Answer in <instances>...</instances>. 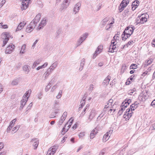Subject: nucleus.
I'll return each instance as SVG.
<instances>
[{
    "instance_id": "43",
    "label": "nucleus",
    "mask_w": 155,
    "mask_h": 155,
    "mask_svg": "<svg viewBox=\"0 0 155 155\" xmlns=\"http://www.w3.org/2000/svg\"><path fill=\"white\" fill-rule=\"evenodd\" d=\"M62 90L60 91L59 92L58 94V95L56 96V98L58 99L60 98L62 96Z\"/></svg>"
},
{
    "instance_id": "57",
    "label": "nucleus",
    "mask_w": 155,
    "mask_h": 155,
    "mask_svg": "<svg viewBox=\"0 0 155 155\" xmlns=\"http://www.w3.org/2000/svg\"><path fill=\"white\" fill-rule=\"evenodd\" d=\"M134 91L133 90H131L129 91L128 94L130 95H132L133 94V95H134L135 94V93H134Z\"/></svg>"
},
{
    "instance_id": "1",
    "label": "nucleus",
    "mask_w": 155,
    "mask_h": 155,
    "mask_svg": "<svg viewBox=\"0 0 155 155\" xmlns=\"http://www.w3.org/2000/svg\"><path fill=\"white\" fill-rule=\"evenodd\" d=\"M134 28V26L127 27L123 32L122 35V40L125 41L132 34Z\"/></svg>"
},
{
    "instance_id": "47",
    "label": "nucleus",
    "mask_w": 155,
    "mask_h": 155,
    "mask_svg": "<svg viewBox=\"0 0 155 155\" xmlns=\"http://www.w3.org/2000/svg\"><path fill=\"white\" fill-rule=\"evenodd\" d=\"M32 105H33V104H32V103H30L29 104V105L28 106V107H27V108L26 109V111L27 112V111H28V110H30L32 106Z\"/></svg>"
},
{
    "instance_id": "29",
    "label": "nucleus",
    "mask_w": 155,
    "mask_h": 155,
    "mask_svg": "<svg viewBox=\"0 0 155 155\" xmlns=\"http://www.w3.org/2000/svg\"><path fill=\"white\" fill-rule=\"evenodd\" d=\"M110 137V135L108 134V133H106L104 136L103 138V140L104 142H106L107 140Z\"/></svg>"
},
{
    "instance_id": "35",
    "label": "nucleus",
    "mask_w": 155,
    "mask_h": 155,
    "mask_svg": "<svg viewBox=\"0 0 155 155\" xmlns=\"http://www.w3.org/2000/svg\"><path fill=\"white\" fill-rule=\"evenodd\" d=\"M19 81V79L17 78L12 81V85H17Z\"/></svg>"
},
{
    "instance_id": "26",
    "label": "nucleus",
    "mask_w": 155,
    "mask_h": 155,
    "mask_svg": "<svg viewBox=\"0 0 155 155\" xmlns=\"http://www.w3.org/2000/svg\"><path fill=\"white\" fill-rule=\"evenodd\" d=\"M30 67L28 65L24 66L23 68V69L27 74L29 73L30 71Z\"/></svg>"
},
{
    "instance_id": "48",
    "label": "nucleus",
    "mask_w": 155,
    "mask_h": 155,
    "mask_svg": "<svg viewBox=\"0 0 155 155\" xmlns=\"http://www.w3.org/2000/svg\"><path fill=\"white\" fill-rule=\"evenodd\" d=\"M5 2V1L4 0H0V8L3 6Z\"/></svg>"
},
{
    "instance_id": "2",
    "label": "nucleus",
    "mask_w": 155,
    "mask_h": 155,
    "mask_svg": "<svg viewBox=\"0 0 155 155\" xmlns=\"http://www.w3.org/2000/svg\"><path fill=\"white\" fill-rule=\"evenodd\" d=\"M115 36H114L113 39L112 40L111 42V44L110 46L109 52H113L117 51L116 49L117 47V44L116 41H114Z\"/></svg>"
},
{
    "instance_id": "33",
    "label": "nucleus",
    "mask_w": 155,
    "mask_h": 155,
    "mask_svg": "<svg viewBox=\"0 0 155 155\" xmlns=\"http://www.w3.org/2000/svg\"><path fill=\"white\" fill-rule=\"evenodd\" d=\"M133 75H132L130 77V78L128 79L127 81L126 82V85H129L130 84V81L129 80V79L131 80L132 81L133 80H134L135 79V77L134 75V76H133Z\"/></svg>"
},
{
    "instance_id": "19",
    "label": "nucleus",
    "mask_w": 155,
    "mask_h": 155,
    "mask_svg": "<svg viewBox=\"0 0 155 155\" xmlns=\"http://www.w3.org/2000/svg\"><path fill=\"white\" fill-rule=\"evenodd\" d=\"M153 59L152 58H148L144 62V66L145 67H147L148 65L151 64L152 62L153 61Z\"/></svg>"
},
{
    "instance_id": "12",
    "label": "nucleus",
    "mask_w": 155,
    "mask_h": 155,
    "mask_svg": "<svg viewBox=\"0 0 155 155\" xmlns=\"http://www.w3.org/2000/svg\"><path fill=\"white\" fill-rule=\"evenodd\" d=\"M102 49L103 46L102 45H100L97 47L94 54H93V59L95 58L97 56L98 54L100 53V52L101 51Z\"/></svg>"
},
{
    "instance_id": "51",
    "label": "nucleus",
    "mask_w": 155,
    "mask_h": 155,
    "mask_svg": "<svg viewBox=\"0 0 155 155\" xmlns=\"http://www.w3.org/2000/svg\"><path fill=\"white\" fill-rule=\"evenodd\" d=\"M86 110V108L84 109L83 111L82 112L80 115V117H82L84 115L85 113V111Z\"/></svg>"
},
{
    "instance_id": "53",
    "label": "nucleus",
    "mask_w": 155,
    "mask_h": 155,
    "mask_svg": "<svg viewBox=\"0 0 155 155\" xmlns=\"http://www.w3.org/2000/svg\"><path fill=\"white\" fill-rule=\"evenodd\" d=\"M124 1H125L123 3L122 5H125L126 4H127V5L129 3V0H123L122 2Z\"/></svg>"
},
{
    "instance_id": "64",
    "label": "nucleus",
    "mask_w": 155,
    "mask_h": 155,
    "mask_svg": "<svg viewBox=\"0 0 155 155\" xmlns=\"http://www.w3.org/2000/svg\"><path fill=\"white\" fill-rule=\"evenodd\" d=\"M50 118L55 117V114L54 113H52L50 115Z\"/></svg>"
},
{
    "instance_id": "54",
    "label": "nucleus",
    "mask_w": 155,
    "mask_h": 155,
    "mask_svg": "<svg viewBox=\"0 0 155 155\" xmlns=\"http://www.w3.org/2000/svg\"><path fill=\"white\" fill-rule=\"evenodd\" d=\"M85 135V132H81L79 134V138L82 137Z\"/></svg>"
},
{
    "instance_id": "34",
    "label": "nucleus",
    "mask_w": 155,
    "mask_h": 155,
    "mask_svg": "<svg viewBox=\"0 0 155 155\" xmlns=\"http://www.w3.org/2000/svg\"><path fill=\"white\" fill-rule=\"evenodd\" d=\"M31 90H29L27 91L26 93L24 95L23 97H25V98H28V97L30 96V94L31 93Z\"/></svg>"
},
{
    "instance_id": "18",
    "label": "nucleus",
    "mask_w": 155,
    "mask_h": 155,
    "mask_svg": "<svg viewBox=\"0 0 155 155\" xmlns=\"http://www.w3.org/2000/svg\"><path fill=\"white\" fill-rule=\"evenodd\" d=\"M110 79V77L108 76L103 81V84L104 86H107L109 82Z\"/></svg>"
},
{
    "instance_id": "6",
    "label": "nucleus",
    "mask_w": 155,
    "mask_h": 155,
    "mask_svg": "<svg viewBox=\"0 0 155 155\" xmlns=\"http://www.w3.org/2000/svg\"><path fill=\"white\" fill-rule=\"evenodd\" d=\"M147 92L143 91L141 93L138 97V99L140 101H145L148 98Z\"/></svg>"
},
{
    "instance_id": "61",
    "label": "nucleus",
    "mask_w": 155,
    "mask_h": 155,
    "mask_svg": "<svg viewBox=\"0 0 155 155\" xmlns=\"http://www.w3.org/2000/svg\"><path fill=\"white\" fill-rule=\"evenodd\" d=\"M94 88L93 85L92 84L90 85V86L89 88V90L90 91H92Z\"/></svg>"
},
{
    "instance_id": "5",
    "label": "nucleus",
    "mask_w": 155,
    "mask_h": 155,
    "mask_svg": "<svg viewBox=\"0 0 155 155\" xmlns=\"http://www.w3.org/2000/svg\"><path fill=\"white\" fill-rule=\"evenodd\" d=\"M9 33L7 32L3 33L1 35V38L4 39L3 43L2 46H4L7 43L9 39Z\"/></svg>"
},
{
    "instance_id": "3",
    "label": "nucleus",
    "mask_w": 155,
    "mask_h": 155,
    "mask_svg": "<svg viewBox=\"0 0 155 155\" xmlns=\"http://www.w3.org/2000/svg\"><path fill=\"white\" fill-rule=\"evenodd\" d=\"M147 21L146 16L145 14H142L140 16H138L137 21H136V24H142Z\"/></svg>"
},
{
    "instance_id": "25",
    "label": "nucleus",
    "mask_w": 155,
    "mask_h": 155,
    "mask_svg": "<svg viewBox=\"0 0 155 155\" xmlns=\"http://www.w3.org/2000/svg\"><path fill=\"white\" fill-rule=\"evenodd\" d=\"M124 1H124L123 2H122L120 4V5L119 6L118 10L119 11V12H120L122 11H123L124 9V8L127 6V4H126V5H122L123 3V2H124Z\"/></svg>"
},
{
    "instance_id": "62",
    "label": "nucleus",
    "mask_w": 155,
    "mask_h": 155,
    "mask_svg": "<svg viewBox=\"0 0 155 155\" xmlns=\"http://www.w3.org/2000/svg\"><path fill=\"white\" fill-rule=\"evenodd\" d=\"M38 41V40H36L33 43L32 46V48L33 49H34V48L35 47L36 44L37 43V42Z\"/></svg>"
},
{
    "instance_id": "63",
    "label": "nucleus",
    "mask_w": 155,
    "mask_h": 155,
    "mask_svg": "<svg viewBox=\"0 0 155 155\" xmlns=\"http://www.w3.org/2000/svg\"><path fill=\"white\" fill-rule=\"evenodd\" d=\"M84 65V63H81L80 66V68L79 69V70H80V71H81L82 70Z\"/></svg>"
},
{
    "instance_id": "38",
    "label": "nucleus",
    "mask_w": 155,
    "mask_h": 155,
    "mask_svg": "<svg viewBox=\"0 0 155 155\" xmlns=\"http://www.w3.org/2000/svg\"><path fill=\"white\" fill-rule=\"evenodd\" d=\"M109 20V18H104L101 21V25H104L106 24V22L108 21Z\"/></svg>"
},
{
    "instance_id": "41",
    "label": "nucleus",
    "mask_w": 155,
    "mask_h": 155,
    "mask_svg": "<svg viewBox=\"0 0 155 155\" xmlns=\"http://www.w3.org/2000/svg\"><path fill=\"white\" fill-rule=\"evenodd\" d=\"M83 41L79 38L76 44V47L79 46Z\"/></svg>"
},
{
    "instance_id": "28",
    "label": "nucleus",
    "mask_w": 155,
    "mask_h": 155,
    "mask_svg": "<svg viewBox=\"0 0 155 155\" xmlns=\"http://www.w3.org/2000/svg\"><path fill=\"white\" fill-rule=\"evenodd\" d=\"M41 62V60L40 59L36 60L34 63L33 64L32 67V68L33 69L35 67L39 64Z\"/></svg>"
},
{
    "instance_id": "8",
    "label": "nucleus",
    "mask_w": 155,
    "mask_h": 155,
    "mask_svg": "<svg viewBox=\"0 0 155 155\" xmlns=\"http://www.w3.org/2000/svg\"><path fill=\"white\" fill-rule=\"evenodd\" d=\"M36 25L34 24L33 21H31L30 24L27 26L26 31L28 33H30L32 31L34 28L35 27Z\"/></svg>"
},
{
    "instance_id": "24",
    "label": "nucleus",
    "mask_w": 155,
    "mask_h": 155,
    "mask_svg": "<svg viewBox=\"0 0 155 155\" xmlns=\"http://www.w3.org/2000/svg\"><path fill=\"white\" fill-rule=\"evenodd\" d=\"M85 99H86V97L85 96V95H84V97H83L81 102V104L80 105V106L79 107V109L80 110L83 107L84 105L85 104Z\"/></svg>"
},
{
    "instance_id": "52",
    "label": "nucleus",
    "mask_w": 155,
    "mask_h": 155,
    "mask_svg": "<svg viewBox=\"0 0 155 155\" xmlns=\"http://www.w3.org/2000/svg\"><path fill=\"white\" fill-rule=\"evenodd\" d=\"M106 149L105 148L103 149L99 153V155H104L106 151Z\"/></svg>"
},
{
    "instance_id": "45",
    "label": "nucleus",
    "mask_w": 155,
    "mask_h": 155,
    "mask_svg": "<svg viewBox=\"0 0 155 155\" xmlns=\"http://www.w3.org/2000/svg\"><path fill=\"white\" fill-rule=\"evenodd\" d=\"M67 115V113L66 112H65L63 113L61 118H62V119H63L65 120L66 117Z\"/></svg>"
},
{
    "instance_id": "11",
    "label": "nucleus",
    "mask_w": 155,
    "mask_h": 155,
    "mask_svg": "<svg viewBox=\"0 0 155 155\" xmlns=\"http://www.w3.org/2000/svg\"><path fill=\"white\" fill-rule=\"evenodd\" d=\"M130 110V109H127L126 111V112L123 115L124 118H125L126 120H129L130 118L132 116V113H129Z\"/></svg>"
},
{
    "instance_id": "56",
    "label": "nucleus",
    "mask_w": 155,
    "mask_h": 155,
    "mask_svg": "<svg viewBox=\"0 0 155 155\" xmlns=\"http://www.w3.org/2000/svg\"><path fill=\"white\" fill-rule=\"evenodd\" d=\"M135 64H132L130 66V69H136V66Z\"/></svg>"
},
{
    "instance_id": "14",
    "label": "nucleus",
    "mask_w": 155,
    "mask_h": 155,
    "mask_svg": "<svg viewBox=\"0 0 155 155\" xmlns=\"http://www.w3.org/2000/svg\"><path fill=\"white\" fill-rule=\"evenodd\" d=\"M30 142L33 143V146L35 147L34 149H36L39 144V140L37 138L32 139Z\"/></svg>"
},
{
    "instance_id": "59",
    "label": "nucleus",
    "mask_w": 155,
    "mask_h": 155,
    "mask_svg": "<svg viewBox=\"0 0 155 155\" xmlns=\"http://www.w3.org/2000/svg\"><path fill=\"white\" fill-rule=\"evenodd\" d=\"M21 65V64H18L15 67V69L16 70H18Z\"/></svg>"
},
{
    "instance_id": "16",
    "label": "nucleus",
    "mask_w": 155,
    "mask_h": 155,
    "mask_svg": "<svg viewBox=\"0 0 155 155\" xmlns=\"http://www.w3.org/2000/svg\"><path fill=\"white\" fill-rule=\"evenodd\" d=\"M96 115V113L94 110H92L90 112L88 118V120L91 121L94 117Z\"/></svg>"
},
{
    "instance_id": "49",
    "label": "nucleus",
    "mask_w": 155,
    "mask_h": 155,
    "mask_svg": "<svg viewBox=\"0 0 155 155\" xmlns=\"http://www.w3.org/2000/svg\"><path fill=\"white\" fill-rule=\"evenodd\" d=\"M129 105L128 103L126 102V101H125L122 103V105H123V106H124V107L126 108Z\"/></svg>"
},
{
    "instance_id": "39",
    "label": "nucleus",
    "mask_w": 155,
    "mask_h": 155,
    "mask_svg": "<svg viewBox=\"0 0 155 155\" xmlns=\"http://www.w3.org/2000/svg\"><path fill=\"white\" fill-rule=\"evenodd\" d=\"M68 3L67 4H63L61 6V10H62L63 9H65L68 7Z\"/></svg>"
},
{
    "instance_id": "31",
    "label": "nucleus",
    "mask_w": 155,
    "mask_h": 155,
    "mask_svg": "<svg viewBox=\"0 0 155 155\" xmlns=\"http://www.w3.org/2000/svg\"><path fill=\"white\" fill-rule=\"evenodd\" d=\"M52 84L53 83H52V81H50L48 85L46 86L45 89V91L46 92H47L48 91Z\"/></svg>"
},
{
    "instance_id": "10",
    "label": "nucleus",
    "mask_w": 155,
    "mask_h": 155,
    "mask_svg": "<svg viewBox=\"0 0 155 155\" xmlns=\"http://www.w3.org/2000/svg\"><path fill=\"white\" fill-rule=\"evenodd\" d=\"M15 47V46L14 45L12 44H10L5 50V53L7 54L11 53L14 49Z\"/></svg>"
},
{
    "instance_id": "32",
    "label": "nucleus",
    "mask_w": 155,
    "mask_h": 155,
    "mask_svg": "<svg viewBox=\"0 0 155 155\" xmlns=\"http://www.w3.org/2000/svg\"><path fill=\"white\" fill-rule=\"evenodd\" d=\"M59 101L58 100H55L54 101V108L56 109L59 108Z\"/></svg>"
},
{
    "instance_id": "9",
    "label": "nucleus",
    "mask_w": 155,
    "mask_h": 155,
    "mask_svg": "<svg viewBox=\"0 0 155 155\" xmlns=\"http://www.w3.org/2000/svg\"><path fill=\"white\" fill-rule=\"evenodd\" d=\"M30 0H22L21 6L22 10L26 9L28 6Z\"/></svg>"
},
{
    "instance_id": "40",
    "label": "nucleus",
    "mask_w": 155,
    "mask_h": 155,
    "mask_svg": "<svg viewBox=\"0 0 155 155\" xmlns=\"http://www.w3.org/2000/svg\"><path fill=\"white\" fill-rule=\"evenodd\" d=\"M26 47V45L24 44L22 45L21 48V50L20 51V53H21L22 54H24L25 53V49Z\"/></svg>"
},
{
    "instance_id": "50",
    "label": "nucleus",
    "mask_w": 155,
    "mask_h": 155,
    "mask_svg": "<svg viewBox=\"0 0 155 155\" xmlns=\"http://www.w3.org/2000/svg\"><path fill=\"white\" fill-rule=\"evenodd\" d=\"M135 1L136 0H135L134 2H133L132 5V10L133 11H134L136 9V5L135 4H134Z\"/></svg>"
},
{
    "instance_id": "17",
    "label": "nucleus",
    "mask_w": 155,
    "mask_h": 155,
    "mask_svg": "<svg viewBox=\"0 0 155 155\" xmlns=\"http://www.w3.org/2000/svg\"><path fill=\"white\" fill-rule=\"evenodd\" d=\"M46 20L45 19H44L42 20L40 23L39 24V25L38 26L37 29L38 30H40L41 28H43L45 25L46 24Z\"/></svg>"
},
{
    "instance_id": "58",
    "label": "nucleus",
    "mask_w": 155,
    "mask_h": 155,
    "mask_svg": "<svg viewBox=\"0 0 155 155\" xmlns=\"http://www.w3.org/2000/svg\"><path fill=\"white\" fill-rule=\"evenodd\" d=\"M150 105L153 107L155 108V100H153L151 103Z\"/></svg>"
},
{
    "instance_id": "13",
    "label": "nucleus",
    "mask_w": 155,
    "mask_h": 155,
    "mask_svg": "<svg viewBox=\"0 0 155 155\" xmlns=\"http://www.w3.org/2000/svg\"><path fill=\"white\" fill-rule=\"evenodd\" d=\"M81 5V4L80 2L77 3L74 6L73 9V12H74V14H76L78 13L80 10V8Z\"/></svg>"
},
{
    "instance_id": "44",
    "label": "nucleus",
    "mask_w": 155,
    "mask_h": 155,
    "mask_svg": "<svg viewBox=\"0 0 155 155\" xmlns=\"http://www.w3.org/2000/svg\"><path fill=\"white\" fill-rule=\"evenodd\" d=\"M0 27L2 28L5 29L8 28V26L7 25H3L2 23H0Z\"/></svg>"
},
{
    "instance_id": "21",
    "label": "nucleus",
    "mask_w": 155,
    "mask_h": 155,
    "mask_svg": "<svg viewBox=\"0 0 155 155\" xmlns=\"http://www.w3.org/2000/svg\"><path fill=\"white\" fill-rule=\"evenodd\" d=\"M97 133V131L96 128L92 130L90 134V137L91 139H93L95 135Z\"/></svg>"
},
{
    "instance_id": "27",
    "label": "nucleus",
    "mask_w": 155,
    "mask_h": 155,
    "mask_svg": "<svg viewBox=\"0 0 155 155\" xmlns=\"http://www.w3.org/2000/svg\"><path fill=\"white\" fill-rule=\"evenodd\" d=\"M25 25V24L24 23V22L20 23L17 27L16 29V31L21 30L23 28Z\"/></svg>"
},
{
    "instance_id": "22",
    "label": "nucleus",
    "mask_w": 155,
    "mask_h": 155,
    "mask_svg": "<svg viewBox=\"0 0 155 155\" xmlns=\"http://www.w3.org/2000/svg\"><path fill=\"white\" fill-rule=\"evenodd\" d=\"M151 70V69L150 68H149L147 70L144 72L141 75V78H143L145 76L147 75H148L150 74V72Z\"/></svg>"
},
{
    "instance_id": "55",
    "label": "nucleus",
    "mask_w": 155,
    "mask_h": 155,
    "mask_svg": "<svg viewBox=\"0 0 155 155\" xmlns=\"http://www.w3.org/2000/svg\"><path fill=\"white\" fill-rule=\"evenodd\" d=\"M135 106V104H132V105H131L130 106V108L131 110V112L132 113H133V112H132V111L133 110H135V109L134 108V107Z\"/></svg>"
},
{
    "instance_id": "30",
    "label": "nucleus",
    "mask_w": 155,
    "mask_h": 155,
    "mask_svg": "<svg viewBox=\"0 0 155 155\" xmlns=\"http://www.w3.org/2000/svg\"><path fill=\"white\" fill-rule=\"evenodd\" d=\"M88 36V34L87 33H85L82 35L81 36L80 38V39H81L82 41H84L85 39L87 38V36Z\"/></svg>"
},
{
    "instance_id": "15",
    "label": "nucleus",
    "mask_w": 155,
    "mask_h": 155,
    "mask_svg": "<svg viewBox=\"0 0 155 155\" xmlns=\"http://www.w3.org/2000/svg\"><path fill=\"white\" fill-rule=\"evenodd\" d=\"M28 101V98H25L24 97H23V98L21 101V105L20 107L19 108V109L20 110L22 109L23 107L25 105L26 103Z\"/></svg>"
},
{
    "instance_id": "46",
    "label": "nucleus",
    "mask_w": 155,
    "mask_h": 155,
    "mask_svg": "<svg viewBox=\"0 0 155 155\" xmlns=\"http://www.w3.org/2000/svg\"><path fill=\"white\" fill-rule=\"evenodd\" d=\"M19 128V127L18 126H16L14 127L12 130V133H15L18 130V129Z\"/></svg>"
},
{
    "instance_id": "60",
    "label": "nucleus",
    "mask_w": 155,
    "mask_h": 155,
    "mask_svg": "<svg viewBox=\"0 0 155 155\" xmlns=\"http://www.w3.org/2000/svg\"><path fill=\"white\" fill-rule=\"evenodd\" d=\"M113 101L112 99H110L108 102V103L109 104V105H110V107L112 106V103L113 102Z\"/></svg>"
},
{
    "instance_id": "7",
    "label": "nucleus",
    "mask_w": 155,
    "mask_h": 155,
    "mask_svg": "<svg viewBox=\"0 0 155 155\" xmlns=\"http://www.w3.org/2000/svg\"><path fill=\"white\" fill-rule=\"evenodd\" d=\"M58 146L54 145L51 147L48 150L46 155H54L58 149Z\"/></svg>"
},
{
    "instance_id": "37",
    "label": "nucleus",
    "mask_w": 155,
    "mask_h": 155,
    "mask_svg": "<svg viewBox=\"0 0 155 155\" xmlns=\"http://www.w3.org/2000/svg\"><path fill=\"white\" fill-rule=\"evenodd\" d=\"M51 72H50V70L48 69L44 74V75L45 76V78L46 79Z\"/></svg>"
},
{
    "instance_id": "23",
    "label": "nucleus",
    "mask_w": 155,
    "mask_h": 155,
    "mask_svg": "<svg viewBox=\"0 0 155 155\" xmlns=\"http://www.w3.org/2000/svg\"><path fill=\"white\" fill-rule=\"evenodd\" d=\"M58 63L56 61L50 67L48 70H50V72H52L57 67Z\"/></svg>"
},
{
    "instance_id": "4",
    "label": "nucleus",
    "mask_w": 155,
    "mask_h": 155,
    "mask_svg": "<svg viewBox=\"0 0 155 155\" xmlns=\"http://www.w3.org/2000/svg\"><path fill=\"white\" fill-rule=\"evenodd\" d=\"M73 120H72L71 118L68 121V122H70L69 124H68V123H67L65 124L64 127L62 128V130L61 133L62 134H64L65 132L68 131V129L71 127Z\"/></svg>"
},
{
    "instance_id": "36",
    "label": "nucleus",
    "mask_w": 155,
    "mask_h": 155,
    "mask_svg": "<svg viewBox=\"0 0 155 155\" xmlns=\"http://www.w3.org/2000/svg\"><path fill=\"white\" fill-rule=\"evenodd\" d=\"M65 120L61 118L59 121L58 122V126L59 127H60Z\"/></svg>"
},
{
    "instance_id": "42",
    "label": "nucleus",
    "mask_w": 155,
    "mask_h": 155,
    "mask_svg": "<svg viewBox=\"0 0 155 155\" xmlns=\"http://www.w3.org/2000/svg\"><path fill=\"white\" fill-rule=\"evenodd\" d=\"M111 107L110 105H109V104L107 103V104L105 105L104 108L103 109V110L104 111H106L107 110V109L109 107L111 108Z\"/></svg>"
},
{
    "instance_id": "20",
    "label": "nucleus",
    "mask_w": 155,
    "mask_h": 155,
    "mask_svg": "<svg viewBox=\"0 0 155 155\" xmlns=\"http://www.w3.org/2000/svg\"><path fill=\"white\" fill-rule=\"evenodd\" d=\"M41 14H38L35 16L34 19L32 21L34 22V24L36 25V24L39 21L40 19Z\"/></svg>"
}]
</instances>
